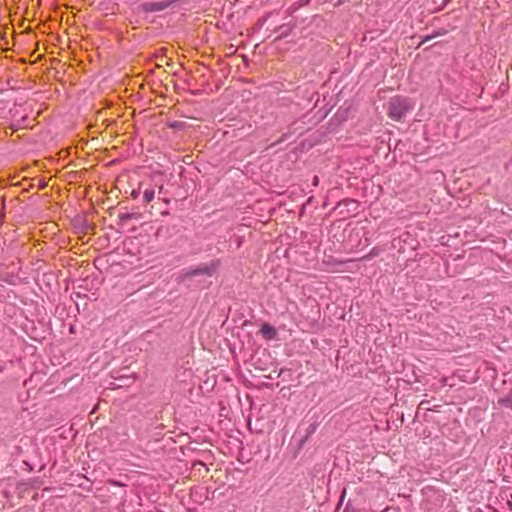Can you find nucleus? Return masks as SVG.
<instances>
[{
	"label": "nucleus",
	"mask_w": 512,
	"mask_h": 512,
	"mask_svg": "<svg viewBox=\"0 0 512 512\" xmlns=\"http://www.w3.org/2000/svg\"><path fill=\"white\" fill-rule=\"evenodd\" d=\"M411 109L412 107L407 100L395 97L392 98L388 104V115L391 119L398 121Z\"/></svg>",
	"instance_id": "1"
},
{
	"label": "nucleus",
	"mask_w": 512,
	"mask_h": 512,
	"mask_svg": "<svg viewBox=\"0 0 512 512\" xmlns=\"http://www.w3.org/2000/svg\"><path fill=\"white\" fill-rule=\"evenodd\" d=\"M218 266H219V263L217 261H213L210 264H202V265L198 266L197 268L190 270L187 273V276L193 277V276L203 275V274L212 276L214 274V272L217 270Z\"/></svg>",
	"instance_id": "2"
},
{
	"label": "nucleus",
	"mask_w": 512,
	"mask_h": 512,
	"mask_svg": "<svg viewBox=\"0 0 512 512\" xmlns=\"http://www.w3.org/2000/svg\"><path fill=\"white\" fill-rule=\"evenodd\" d=\"M260 333L266 340H272L277 335L276 329L267 323L262 325Z\"/></svg>",
	"instance_id": "3"
},
{
	"label": "nucleus",
	"mask_w": 512,
	"mask_h": 512,
	"mask_svg": "<svg viewBox=\"0 0 512 512\" xmlns=\"http://www.w3.org/2000/svg\"><path fill=\"white\" fill-rule=\"evenodd\" d=\"M168 6V3L166 1L162 2H152L145 4V10L146 11H161L165 9Z\"/></svg>",
	"instance_id": "4"
},
{
	"label": "nucleus",
	"mask_w": 512,
	"mask_h": 512,
	"mask_svg": "<svg viewBox=\"0 0 512 512\" xmlns=\"http://www.w3.org/2000/svg\"><path fill=\"white\" fill-rule=\"evenodd\" d=\"M155 198V190L153 188L145 189L143 199L145 203H150Z\"/></svg>",
	"instance_id": "5"
},
{
	"label": "nucleus",
	"mask_w": 512,
	"mask_h": 512,
	"mask_svg": "<svg viewBox=\"0 0 512 512\" xmlns=\"http://www.w3.org/2000/svg\"><path fill=\"white\" fill-rule=\"evenodd\" d=\"M498 403L512 409V392L506 398L499 399Z\"/></svg>",
	"instance_id": "6"
},
{
	"label": "nucleus",
	"mask_w": 512,
	"mask_h": 512,
	"mask_svg": "<svg viewBox=\"0 0 512 512\" xmlns=\"http://www.w3.org/2000/svg\"><path fill=\"white\" fill-rule=\"evenodd\" d=\"M162 190H163V186L161 185V186H159V193H161Z\"/></svg>",
	"instance_id": "7"
}]
</instances>
